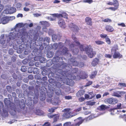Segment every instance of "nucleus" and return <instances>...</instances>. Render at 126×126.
<instances>
[{"label": "nucleus", "mask_w": 126, "mask_h": 126, "mask_svg": "<svg viewBox=\"0 0 126 126\" xmlns=\"http://www.w3.org/2000/svg\"><path fill=\"white\" fill-rule=\"evenodd\" d=\"M4 102L6 105L8 106H9L11 109L12 110V111L15 112V105L14 103L11 102L7 98H5L4 99Z\"/></svg>", "instance_id": "f257e3e1"}, {"label": "nucleus", "mask_w": 126, "mask_h": 126, "mask_svg": "<svg viewBox=\"0 0 126 126\" xmlns=\"http://www.w3.org/2000/svg\"><path fill=\"white\" fill-rule=\"evenodd\" d=\"M86 53L88 56L90 58H92L94 55L95 54V52H93L91 46L88 47L86 50Z\"/></svg>", "instance_id": "f03ea898"}, {"label": "nucleus", "mask_w": 126, "mask_h": 126, "mask_svg": "<svg viewBox=\"0 0 126 126\" xmlns=\"http://www.w3.org/2000/svg\"><path fill=\"white\" fill-rule=\"evenodd\" d=\"M65 112L63 116L67 118H69L71 117V109L69 108H67L64 109L63 110Z\"/></svg>", "instance_id": "7ed1b4c3"}, {"label": "nucleus", "mask_w": 126, "mask_h": 126, "mask_svg": "<svg viewBox=\"0 0 126 126\" xmlns=\"http://www.w3.org/2000/svg\"><path fill=\"white\" fill-rule=\"evenodd\" d=\"M18 33L16 32H12L10 33L8 36V37L10 39H13L15 38L18 36Z\"/></svg>", "instance_id": "20e7f679"}, {"label": "nucleus", "mask_w": 126, "mask_h": 126, "mask_svg": "<svg viewBox=\"0 0 126 126\" xmlns=\"http://www.w3.org/2000/svg\"><path fill=\"white\" fill-rule=\"evenodd\" d=\"M69 27L71 28L72 30L74 32L77 31L79 30L78 27L76 25L72 23L70 24Z\"/></svg>", "instance_id": "39448f33"}, {"label": "nucleus", "mask_w": 126, "mask_h": 126, "mask_svg": "<svg viewBox=\"0 0 126 126\" xmlns=\"http://www.w3.org/2000/svg\"><path fill=\"white\" fill-rule=\"evenodd\" d=\"M113 57L114 59H120L123 57V56L119 52H115L113 55Z\"/></svg>", "instance_id": "423d86ee"}, {"label": "nucleus", "mask_w": 126, "mask_h": 126, "mask_svg": "<svg viewBox=\"0 0 126 126\" xmlns=\"http://www.w3.org/2000/svg\"><path fill=\"white\" fill-rule=\"evenodd\" d=\"M59 26L62 28H65L66 27L65 22L64 20L61 19L58 22Z\"/></svg>", "instance_id": "0eeeda50"}, {"label": "nucleus", "mask_w": 126, "mask_h": 126, "mask_svg": "<svg viewBox=\"0 0 126 126\" xmlns=\"http://www.w3.org/2000/svg\"><path fill=\"white\" fill-rule=\"evenodd\" d=\"M55 16H56L57 17H64L65 18H67L68 17V15L65 12H63L62 14H54V15Z\"/></svg>", "instance_id": "6e6552de"}, {"label": "nucleus", "mask_w": 126, "mask_h": 126, "mask_svg": "<svg viewBox=\"0 0 126 126\" xmlns=\"http://www.w3.org/2000/svg\"><path fill=\"white\" fill-rule=\"evenodd\" d=\"M125 93L123 92L118 91L117 92H114L112 93V95L118 97L121 96L122 94H124Z\"/></svg>", "instance_id": "1a4fd4ad"}, {"label": "nucleus", "mask_w": 126, "mask_h": 126, "mask_svg": "<svg viewBox=\"0 0 126 126\" xmlns=\"http://www.w3.org/2000/svg\"><path fill=\"white\" fill-rule=\"evenodd\" d=\"M77 123L73 125V126H79L83 122V120L81 118H79L76 119L75 120Z\"/></svg>", "instance_id": "9d476101"}, {"label": "nucleus", "mask_w": 126, "mask_h": 126, "mask_svg": "<svg viewBox=\"0 0 126 126\" xmlns=\"http://www.w3.org/2000/svg\"><path fill=\"white\" fill-rule=\"evenodd\" d=\"M4 35L3 34L1 35V38L0 39V43L1 44L3 45L5 44V46L3 45V47L5 48L6 45L5 44L6 39L4 38Z\"/></svg>", "instance_id": "9b49d317"}, {"label": "nucleus", "mask_w": 126, "mask_h": 126, "mask_svg": "<svg viewBox=\"0 0 126 126\" xmlns=\"http://www.w3.org/2000/svg\"><path fill=\"white\" fill-rule=\"evenodd\" d=\"M106 30L109 32H112L114 30L113 28L110 25H107L105 27Z\"/></svg>", "instance_id": "f8f14e48"}, {"label": "nucleus", "mask_w": 126, "mask_h": 126, "mask_svg": "<svg viewBox=\"0 0 126 126\" xmlns=\"http://www.w3.org/2000/svg\"><path fill=\"white\" fill-rule=\"evenodd\" d=\"M91 18L88 17H87L85 19V21L87 24L88 25H91L92 22L91 21Z\"/></svg>", "instance_id": "ddd939ff"}, {"label": "nucleus", "mask_w": 126, "mask_h": 126, "mask_svg": "<svg viewBox=\"0 0 126 126\" xmlns=\"http://www.w3.org/2000/svg\"><path fill=\"white\" fill-rule=\"evenodd\" d=\"M60 46H61V47H63V44L62 43H60L58 45L57 43H54L52 46V48L56 49H57L58 47H60Z\"/></svg>", "instance_id": "4468645a"}, {"label": "nucleus", "mask_w": 126, "mask_h": 126, "mask_svg": "<svg viewBox=\"0 0 126 126\" xmlns=\"http://www.w3.org/2000/svg\"><path fill=\"white\" fill-rule=\"evenodd\" d=\"M2 23L5 24L9 22L7 16H6L2 18Z\"/></svg>", "instance_id": "2eb2a0df"}, {"label": "nucleus", "mask_w": 126, "mask_h": 126, "mask_svg": "<svg viewBox=\"0 0 126 126\" xmlns=\"http://www.w3.org/2000/svg\"><path fill=\"white\" fill-rule=\"evenodd\" d=\"M99 62V60L97 58L94 59L93 61L92 64L94 66H95Z\"/></svg>", "instance_id": "dca6fc26"}, {"label": "nucleus", "mask_w": 126, "mask_h": 126, "mask_svg": "<svg viewBox=\"0 0 126 126\" xmlns=\"http://www.w3.org/2000/svg\"><path fill=\"white\" fill-rule=\"evenodd\" d=\"M112 98H110L105 99L104 101L106 103H108L110 104H112Z\"/></svg>", "instance_id": "f3484780"}, {"label": "nucleus", "mask_w": 126, "mask_h": 126, "mask_svg": "<svg viewBox=\"0 0 126 126\" xmlns=\"http://www.w3.org/2000/svg\"><path fill=\"white\" fill-rule=\"evenodd\" d=\"M51 102L53 105H55L58 104L60 102V101H59L58 99H55L54 101L52 100H51Z\"/></svg>", "instance_id": "a211bd4d"}, {"label": "nucleus", "mask_w": 126, "mask_h": 126, "mask_svg": "<svg viewBox=\"0 0 126 126\" xmlns=\"http://www.w3.org/2000/svg\"><path fill=\"white\" fill-rule=\"evenodd\" d=\"M10 13L11 14L14 13L16 11V9L14 7H12L10 8H9Z\"/></svg>", "instance_id": "6ab92c4d"}, {"label": "nucleus", "mask_w": 126, "mask_h": 126, "mask_svg": "<svg viewBox=\"0 0 126 126\" xmlns=\"http://www.w3.org/2000/svg\"><path fill=\"white\" fill-rule=\"evenodd\" d=\"M113 5L116 7L118 8L119 6V3L118 1L117 0H113Z\"/></svg>", "instance_id": "aec40b11"}, {"label": "nucleus", "mask_w": 126, "mask_h": 126, "mask_svg": "<svg viewBox=\"0 0 126 126\" xmlns=\"http://www.w3.org/2000/svg\"><path fill=\"white\" fill-rule=\"evenodd\" d=\"M2 115L4 117H6L8 115V111L3 109V113H2Z\"/></svg>", "instance_id": "412c9836"}, {"label": "nucleus", "mask_w": 126, "mask_h": 126, "mask_svg": "<svg viewBox=\"0 0 126 126\" xmlns=\"http://www.w3.org/2000/svg\"><path fill=\"white\" fill-rule=\"evenodd\" d=\"M95 103V102H93L90 101L87 102L86 104L88 105L93 106L94 105Z\"/></svg>", "instance_id": "4be33fe9"}, {"label": "nucleus", "mask_w": 126, "mask_h": 126, "mask_svg": "<svg viewBox=\"0 0 126 126\" xmlns=\"http://www.w3.org/2000/svg\"><path fill=\"white\" fill-rule=\"evenodd\" d=\"M118 49V47L117 45H114L112 48V49H111V51H114L115 52Z\"/></svg>", "instance_id": "5701e85b"}, {"label": "nucleus", "mask_w": 126, "mask_h": 126, "mask_svg": "<svg viewBox=\"0 0 126 126\" xmlns=\"http://www.w3.org/2000/svg\"><path fill=\"white\" fill-rule=\"evenodd\" d=\"M72 37L73 40L75 41V42L77 44V45H79V42L77 40V39L76 38L75 35H73L72 36Z\"/></svg>", "instance_id": "b1692460"}, {"label": "nucleus", "mask_w": 126, "mask_h": 126, "mask_svg": "<svg viewBox=\"0 0 126 126\" xmlns=\"http://www.w3.org/2000/svg\"><path fill=\"white\" fill-rule=\"evenodd\" d=\"M71 61L72 63V65H73L75 66H78L79 63L75 61H73L72 60V59H71Z\"/></svg>", "instance_id": "393cba45"}, {"label": "nucleus", "mask_w": 126, "mask_h": 126, "mask_svg": "<svg viewBox=\"0 0 126 126\" xmlns=\"http://www.w3.org/2000/svg\"><path fill=\"white\" fill-rule=\"evenodd\" d=\"M97 73V72L96 71H94L92 73L91 75L90 76V78L91 79H93L94 78L96 75Z\"/></svg>", "instance_id": "a878e982"}, {"label": "nucleus", "mask_w": 126, "mask_h": 126, "mask_svg": "<svg viewBox=\"0 0 126 126\" xmlns=\"http://www.w3.org/2000/svg\"><path fill=\"white\" fill-rule=\"evenodd\" d=\"M59 116L58 114L54 115V122H56L57 121V120L59 119Z\"/></svg>", "instance_id": "bb28decb"}, {"label": "nucleus", "mask_w": 126, "mask_h": 126, "mask_svg": "<svg viewBox=\"0 0 126 126\" xmlns=\"http://www.w3.org/2000/svg\"><path fill=\"white\" fill-rule=\"evenodd\" d=\"M102 21L106 22H111V20L109 18H107L102 20Z\"/></svg>", "instance_id": "cd10ccee"}, {"label": "nucleus", "mask_w": 126, "mask_h": 126, "mask_svg": "<svg viewBox=\"0 0 126 126\" xmlns=\"http://www.w3.org/2000/svg\"><path fill=\"white\" fill-rule=\"evenodd\" d=\"M95 43L98 45H101L104 43V42L101 41H95Z\"/></svg>", "instance_id": "c85d7f7f"}, {"label": "nucleus", "mask_w": 126, "mask_h": 126, "mask_svg": "<svg viewBox=\"0 0 126 126\" xmlns=\"http://www.w3.org/2000/svg\"><path fill=\"white\" fill-rule=\"evenodd\" d=\"M23 26V24L22 23H18L15 26V28H20L22 27Z\"/></svg>", "instance_id": "c756f323"}, {"label": "nucleus", "mask_w": 126, "mask_h": 126, "mask_svg": "<svg viewBox=\"0 0 126 126\" xmlns=\"http://www.w3.org/2000/svg\"><path fill=\"white\" fill-rule=\"evenodd\" d=\"M47 57L49 58H51L52 57L53 55V52H48L47 53Z\"/></svg>", "instance_id": "7c9ffc66"}, {"label": "nucleus", "mask_w": 126, "mask_h": 126, "mask_svg": "<svg viewBox=\"0 0 126 126\" xmlns=\"http://www.w3.org/2000/svg\"><path fill=\"white\" fill-rule=\"evenodd\" d=\"M7 17L9 22L10 21H12L13 20L15 19V17L14 16L10 17L7 16Z\"/></svg>", "instance_id": "2f4dec72"}, {"label": "nucleus", "mask_w": 126, "mask_h": 126, "mask_svg": "<svg viewBox=\"0 0 126 126\" xmlns=\"http://www.w3.org/2000/svg\"><path fill=\"white\" fill-rule=\"evenodd\" d=\"M50 41V39L48 37H46L45 38L44 40V42H46L49 43V42Z\"/></svg>", "instance_id": "473e14b6"}, {"label": "nucleus", "mask_w": 126, "mask_h": 126, "mask_svg": "<svg viewBox=\"0 0 126 126\" xmlns=\"http://www.w3.org/2000/svg\"><path fill=\"white\" fill-rule=\"evenodd\" d=\"M122 104L121 103H119L117 105V107L114 108L115 109H121V108Z\"/></svg>", "instance_id": "72a5a7b5"}, {"label": "nucleus", "mask_w": 126, "mask_h": 126, "mask_svg": "<svg viewBox=\"0 0 126 126\" xmlns=\"http://www.w3.org/2000/svg\"><path fill=\"white\" fill-rule=\"evenodd\" d=\"M79 51V50L78 49H75L73 50V52L74 54H76L78 53Z\"/></svg>", "instance_id": "f704fd0d"}, {"label": "nucleus", "mask_w": 126, "mask_h": 126, "mask_svg": "<svg viewBox=\"0 0 126 126\" xmlns=\"http://www.w3.org/2000/svg\"><path fill=\"white\" fill-rule=\"evenodd\" d=\"M112 104H115L118 102V100L115 98H112Z\"/></svg>", "instance_id": "c9c22d12"}, {"label": "nucleus", "mask_w": 126, "mask_h": 126, "mask_svg": "<svg viewBox=\"0 0 126 126\" xmlns=\"http://www.w3.org/2000/svg\"><path fill=\"white\" fill-rule=\"evenodd\" d=\"M3 12L4 13L7 14H11L10 13V12L9 8L6 9Z\"/></svg>", "instance_id": "e433bc0d"}, {"label": "nucleus", "mask_w": 126, "mask_h": 126, "mask_svg": "<svg viewBox=\"0 0 126 126\" xmlns=\"http://www.w3.org/2000/svg\"><path fill=\"white\" fill-rule=\"evenodd\" d=\"M106 42L108 44H110L111 43V41L110 39L108 37H107L105 38Z\"/></svg>", "instance_id": "4c0bfd02"}, {"label": "nucleus", "mask_w": 126, "mask_h": 126, "mask_svg": "<svg viewBox=\"0 0 126 126\" xmlns=\"http://www.w3.org/2000/svg\"><path fill=\"white\" fill-rule=\"evenodd\" d=\"M84 2H87L89 3H91L93 2L92 0H84L82 1Z\"/></svg>", "instance_id": "58836bf2"}, {"label": "nucleus", "mask_w": 126, "mask_h": 126, "mask_svg": "<svg viewBox=\"0 0 126 126\" xmlns=\"http://www.w3.org/2000/svg\"><path fill=\"white\" fill-rule=\"evenodd\" d=\"M71 122H67L64 124V126H72L71 125Z\"/></svg>", "instance_id": "ea45409f"}, {"label": "nucleus", "mask_w": 126, "mask_h": 126, "mask_svg": "<svg viewBox=\"0 0 126 126\" xmlns=\"http://www.w3.org/2000/svg\"><path fill=\"white\" fill-rule=\"evenodd\" d=\"M56 109V108H51L49 109L48 111L52 113L54 112L55 110Z\"/></svg>", "instance_id": "a19ab883"}, {"label": "nucleus", "mask_w": 126, "mask_h": 126, "mask_svg": "<svg viewBox=\"0 0 126 126\" xmlns=\"http://www.w3.org/2000/svg\"><path fill=\"white\" fill-rule=\"evenodd\" d=\"M89 93L90 95V99H91L92 98L94 97L95 95L93 94V92H90Z\"/></svg>", "instance_id": "79ce46f5"}, {"label": "nucleus", "mask_w": 126, "mask_h": 126, "mask_svg": "<svg viewBox=\"0 0 126 126\" xmlns=\"http://www.w3.org/2000/svg\"><path fill=\"white\" fill-rule=\"evenodd\" d=\"M100 37L103 38H105L108 36L107 35L104 34H102L100 35Z\"/></svg>", "instance_id": "37998d69"}, {"label": "nucleus", "mask_w": 126, "mask_h": 126, "mask_svg": "<svg viewBox=\"0 0 126 126\" xmlns=\"http://www.w3.org/2000/svg\"><path fill=\"white\" fill-rule=\"evenodd\" d=\"M119 85L121 87H126V84L125 83H120Z\"/></svg>", "instance_id": "c03bdc74"}, {"label": "nucleus", "mask_w": 126, "mask_h": 126, "mask_svg": "<svg viewBox=\"0 0 126 126\" xmlns=\"http://www.w3.org/2000/svg\"><path fill=\"white\" fill-rule=\"evenodd\" d=\"M118 9L117 7H111L109 8V9H110L112 10L115 11Z\"/></svg>", "instance_id": "a18cd8bd"}, {"label": "nucleus", "mask_w": 126, "mask_h": 126, "mask_svg": "<svg viewBox=\"0 0 126 126\" xmlns=\"http://www.w3.org/2000/svg\"><path fill=\"white\" fill-rule=\"evenodd\" d=\"M67 51V48L64 47L63 50V54L66 53Z\"/></svg>", "instance_id": "49530a36"}, {"label": "nucleus", "mask_w": 126, "mask_h": 126, "mask_svg": "<svg viewBox=\"0 0 126 126\" xmlns=\"http://www.w3.org/2000/svg\"><path fill=\"white\" fill-rule=\"evenodd\" d=\"M52 38L53 39L56 40L57 38V36L55 34H53L52 36Z\"/></svg>", "instance_id": "de8ad7c7"}, {"label": "nucleus", "mask_w": 126, "mask_h": 126, "mask_svg": "<svg viewBox=\"0 0 126 126\" xmlns=\"http://www.w3.org/2000/svg\"><path fill=\"white\" fill-rule=\"evenodd\" d=\"M92 83V81H89L86 84L85 86H87L91 85Z\"/></svg>", "instance_id": "09e8293b"}, {"label": "nucleus", "mask_w": 126, "mask_h": 126, "mask_svg": "<svg viewBox=\"0 0 126 126\" xmlns=\"http://www.w3.org/2000/svg\"><path fill=\"white\" fill-rule=\"evenodd\" d=\"M115 109L114 108L113 109H110V111H111L110 114L112 115H114L115 114V113L114 112V110Z\"/></svg>", "instance_id": "8fccbe9b"}, {"label": "nucleus", "mask_w": 126, "mask_h": 126, "mask_svg": "<svg viewBox=\"0 0 126 126\" xmlns=\"http://www.w3.org/2000/svg\"><path fill=\"white\" fill-rule=\"evenodd\" d=\"M106 106L104 105H102L100 106V108L101 110H105L106 109Z\"/></svg>", "instance_id": "3c124183"}, {"label": "nucleus", "mask_w": 126, "mask_h": 126, "mask_svg": "<svg viewBox=\"0 0 126 126\" xmlns=\"http://www.w3.org/2000/svg\"><path fill=\"white\" fill-rule=\"evenodd\" d=\"M21 6V4L20 3H18L16 4V6L17 8H20Z\"/></svg>", "instance_id": "603ef678"}, {"label": "nucleus", "mask_w": 126, "mask_h": 126, "mask_svg": "<svg viewBox=\"0 0 126 126\" xmlns=\"http://www.w3.org/2000/svg\"><path fill=\"white\" fill-rule=\"evenodd\" d=\"M85 98L86 99H90V95L87 94H85L84 95Z\"/></svg>", "instance_id": "864d4df0"}, {"label": "nucleus", "mask_w": 126, "mask_h": 126, "mask_svg": "<svg viewBox=\"0 0 126 126\" xmlns=\"http://www.w3.org/2000/svg\"><path fill=\"white\" fill-rule=\"evenodd\" d=\"M105 56L106 58H110L111 57L112 55L109 54H106Z\"/></svg>", "instance_id": "5fc2aeb1"}, {"label": "nucleus", "mask_w": 126, "mask_h": 126, "mask_svg": "<svg viewBox=\"0 0 126 126\" xmlns=\"http://www.w3.org/2000/svg\"><path fill=\"white\" fill-rule=\"evenodd\" d=\"M54 32V31L52 29H50L48 31L49 34L50 35H52Z\"/></svg>", "instance_id": "6e6d98bb"}, {"label": "nucleus", "mask_w": 126, "mask_h": 126, "mask_svg": "<svg viewBox=\"0 0 126 126\" xmlns=\"http://www.w3.org/2000/svg\"><path fill=\"white\" fill-rule=\"evenodd\" d=\"M84 98L83 97H81L79 99V100L80 102H82L84 101Z\"/></svg>", "instance_id": "4d7b16f0"}, {"label": "nucleus", "mask_w": 126, "mask_h": 126, "mask_svg": "<svg viewBox=\"0 0 126 126\" xmlns=\"http://www.w3.org/2000/svg\"><path fill=\"white\" fill-rule=\"evenodd\" d=\"M54 14L53 15V16H54V18H52L51 17L49 18V17H48V19H49L50 20H51V21H53V20H55V19H56V18H55L54 17H56V16H54Z\"/></svg>", "instance_id": "13d9d810"}, {"label": "nucleus", "mask_w": 126, "mask_h": 126, "mask_svg": "<svg viewBox=\"0 0 126 126\" xmlns=\"http://www.w3.org/2000/svg\"><path fill=\"white\" fill-rule=\"evenodd\" d=\"M77 114V113L75 112H71V117L74 116Z\"/></svg>", "instance_id": "bf43d9fd"}, {"label": "nucleus", "mask_w": 126, "mask_h": 126, "mask_svg": "<svg viewBox=\"0 0 126 126\" xmlns=\"http://www.w3.org/2000/svg\"><path fill=\"white\" fill-rule=\"evenodd\" d=\"M118 26H121L122 27H124L126 26L125 25L124 23H121L118 24Z\"/></svg>", "instance_id": "052dcab7"}, {"label": "nucleus", "mask_w": 126, "mask_h": 126, "mask_svg": "<svg viewBox=\"0 0 126 126\" xmlns=\"http://www.w3.org/2000/svg\"><path fill=\"white\" fill-rule=\"evenodd\" d=\"M43 126H50V123L48 122H46L45 123Z\"/></svg>", "instance_id": "680f3d73"}, {"label": "nucleus", "mask_w": 126, "mask_h": 126, "mask_svg": "<svg viewBox=\"0 0 126 126\" xmlns=\"http://www.w3.org/2000/svg\"><path fill=\"white\" fill-rule=\"evenodd\" d=\"M84 65V64L83 63H80L79 64L78 66L80 67H82Z\"/></svg>", "instance_id": "e2e57ef3"}, {"label": "nucleus", "mask_w": 126, "mask_h": 126, "mask_svg": "<svg viewBox=\"0 0 126 126\" xmlns=\"http://www.w3.org/2000/svg\"><path fill=\"white\" fill-rule=\"evenodd\" d=\"M65 98L66 99H70L72 98V97L69 96H65Z\"/></svg>", "instance_id": "0e129e2a"}, {"label": "nucleus", "mask_w": 126, "mask_h": 126, "mask_svg": "<svg viewBox=\"0 0 126 126\" xmlns=\"http://www.w3.org/2000/svg\"><path fill=\"white\" fill-rule=\"evenodd\" d=\"M81 109H82V107H80L79 108H78L77 109L75 110V111L76 112H79V111H80L81 110Z\"/></svg>", "instance_id": "69168bd1"}, {"label": "nucleus", "mask_w": 126, "mask_h": 126, "mask_svg": "<svg viewBox=\"0 0 126 126\" xmlns=\"http://www.w3.org/2000/svg\"><path fill=\"white\" fill-rule=\"evenodd\" d=\"M80 50L81 51H84V48L83 46L82 45H81L80 46Z\"/></svg>", "instance_id": "338daca9"}, {"label": "nucleus", "mask_w": 126, "mask_h": 126, "mask_svg": "<svg viewBox=\"0 0 126 126\" xmlns=\"http://www.w3.org/2000/svg\"><path fill=\"white\" fill-rule=\"evenodd\" d=\"M24 10L25 11H28L30 10V9L28 8L25 7L23 8Z\"/></svg>", "instance_id": "774afa93"}]
</instances>
